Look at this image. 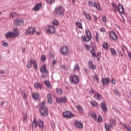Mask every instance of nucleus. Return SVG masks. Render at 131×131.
<instances>
[{"label": "nucleus", "instance_id": "nucleus-1", "mask_svg": "<svg viewBox=\"0 0 131 131\" xmlns=\"http://www.w3.org/2000/svg\"><path fill=\"white\" fill-rule=\"evenodd\" d=\"M39 111L41 116L46 117L49 115V110H48V107L46 106L41 105L39 109Z\"/></svg>", "mask_w": 131, "mask_h": 131}, {"label": "nucleus", "instance_id": "nucleus-2", "mask_svg": "<svg viewBox=\"0 0 131 131\" xmlns=\"http://www.w3.org/2000/svg\"><path fill=\"white\" fill-rule=\"evenodd\" d=\"M40 71L41 73H42V78H46V77H48V74H49V71L47 70V67H46L45 64L43 65L40 68Z\"/></svg>", "mask_w": 131, "mask_h": 131}, {"label": "nucleus", "instance_id": "nucleus-3", "mask_svg": "<svg viewBox=\"0 0 131 131\" xmlns=\"http://www.w3.org/2000/svg\"><path fill=\"white\" fill-rule=\"evenodd\" d=\"M5 35L7 39H8V38H13V37H16L19 36V32H16L15 33H14L12 31L8 32L5 33Z\"/></svg>", "mask_w": 131, "mask_h": 131}, {"label": "nucleus", "instance_id": "nucleus-4", "mask_svg": "<svg viewBox=\"0 0 131 131\" xmlns=\"http://www.w3.org/2000/svg\"><path fill=\"white\" fill-rule=\"evenodd\" d=\"M85 32L86 35L82 37V39L83 41H86V42H89V41L92 39V33H91V31H90V30H86Z\"/></svg>", "mask_w": 131, "mask_h": 131}, {"label": "nucleus", "instance_id": "nucleus-5", "mask_svg": "<svg viewBox=\"0 0 131 131\" xmlns=\"http://www.w3.org/2000/svg\"><path fill=\"white\" fill-rule=\"evenodd\" d=\"M70 81L71 83H72L73 84H77V83L79 82L78 76L76 75H72L70 77Z\"/></svg>", "mask_w": 131, "mask_h": 131}, {"label": "nucleus", "instance_id": "nucleus-6", "mask_svg": "<svg viewBox=\"0 0 131 131\" xmlns=\"http://www.w3.org/2000/svg\"><path fill=\"white\" fill-rule=\"evenodd\" d=\"M54 13L56 15L62 16L64 15V8L61 6L57 7L54 10Z\"/></svg>", "mask_w": 131, "mask_h": 131}, {"label": "nucleus", "instance_id": "nucleus-7", "mask_svg": "<svg viewBox=\"0 0 131 131\" xmlns=\"http://www.w3.org/2000/svg\"><path fill=\"white\" fill-rule=\"evenodd\" d=\"M13 24L16 26H21V25L24 24V20L21 18H16L15 19Z\"/></svg>", "mask_w": 131, "mask_h": 131}, {"label": "nucleus", "instance_id": "nucleus-8", "mask_svg": "<svg viewBox=\"0 0 131 131\" xmlns=\"http://www.w3.org/2000/svg\"><path fill=\"white\" fill-rule=\"evenodd\" d=\"M60 53L61 55H69V49L68 47L63 46L60 49Z\"/></svg>", "mask_w": 131, "mask_h": 131}, {"label": "nucleus", "instance_id": "nucleus-9", "mask_svg": "<svg viewBox=\"0 0 131 131\" xmlns=\"http://www.w3.org/2000/svg\"><path fill=\"white\" fill-rule=\"evenodd\" d=\"M63 115L65 118H71L72 117H74V115H73L70 111H66L63 112Z\"/></svg>", "mask_w": 131, "mask_h": 131}, {"label": "nucleus", "instance_id": "nucleus-10", "mask_svg": "<svg viewBox=\"0 0 131 131\" xmlns=\"http://www.w3.org/2000/svg\"><path fill=\"white\" fill-rule=\"evenodd\" d=\"M35 29L33 27H30L29 28L26 32L25 33L26 35H28V34H34L35 33Z\"/></svg>", "mask_w": 131, "mask_h": 131}, {"label": "nucleus", "instance_id": "nucleus-11", "mask_svg": "<svg viewBox=\"0 0 131 131\" xmlns=\"http://www.w3.org/2000/svg\"><path fill=\"white\" fill-rule=\"evenodd\" d=\"M47 32L51 34H54L56 32V28L53 26H49L48 29H46Z\"/></svg>", "mask_w": 131, "mask_h": 131}, {"label": "nucleus", "instance_id": "nucleus-12", "mask_svg": "<svg viewBox=\"0 0 131 131\" xmlns=\"http://www.w3.org/2000/svg\"><path fill=\"white\" fill-rule=\"evenodd\" d=\"M109 124L111 128H113V127L116 126V119L114 118L110 119Z\"/></svg>", "mask_w": 131, "mask_h": 131}, {"label": "nucleus", "instance_id": "nucleus-13", "mask_svg": "<svg viewBox=\"0 0 131 131\" xmlns=\"http://www.w3.org/2000/svg\"><path fill=\"white\" fill-rule=\"evenodd\" d=\"M74 125L75 127H76L77 128H80V129L83 128V124H82V123L78 121H75Z\"/></svg>", "mask_w": 131, "mask_h": 131}, {"label": "nucleus", "instance_id": "nucleus-14", "mask_svg": "<svg viewBox=\"0 0 131 131\" xmlns=\"http://www.w3.org/2000/svg\"><path fill=\"white\" fill-rule=\"evenodd\" d=\"M101 107L104 112H107L108 111V108H107V104H106V102L102 101L101 103Z\"/></svg>", "mask_w": 131, "mask_h": 131}, {"label": "nucleus", "instance_id": "nucleus-15", "mask_svg": "<svg viewBox=\"0 0 131 131\" xmlns=\"http://www.w3.org/2000/svg\"><path fill=\"white\" fill-rule=\"evenodd\" d=\"M110 36L113 40H117V39L118 38L114 31H111L110 32Z\"/></svg>", "mask_w": 131, "mask_h": 131}, {"label": "nucleus", "instance_id": "nucleus-16", "mask_svg": "<svg viewBox=\"0 0 131 131\" xmlns=\"http://www.w3.org/2000/svg\"><path fill=\"white\" fill-rule=\"evenodd\" d=\"M88 64L90 69H92V70H95V69H96V66L93 63V61L90 60Z\"/></svg>", "mask_w": 131, "mask_h": 131}, {"label": "nucleus", "instance_id": "nucleus-17", "mask_svg": "<svg viewBox=\"0 0 131 131\" xmlns=\"http://www.w3.org/2000/svg\"><path fill=\"white\" fill-rule=\"evenodd\" d=\"M118 10L120 14H124V9L123 8V6L121 4H119Z\"/></svg>", "mask_w": 131, "mask_h": 131}, {"label": "nucleus", "instance_id": "nucleus-18", "mask_svg": "<svg viewBox=\"0 0 131 131\" xmlns=\"http://www.w3.org/2000/svg\"><path fill=\"white\" fill-rule=\"evenodd\" d=\"M94 98L95 99H97L98 101H101L103 99V97H102V95L101 94L98 93L97 92H96V94L94 96Z\"/></svg>", "mask_w": 131, "mask_h": 131}, {"label": "nucleus", "instance_id": "nucleus-19", "mask_svg": "<svg viewBox=\"0 0 131 131\" xmlns=\"http://www.w3.org/2000/svg\"><path fill=\"white\" fill-rule=\"evenodd\" d=\"M101 82L103 83V84H107V83H109V82H110V79L108 77L105 78H102Z\"/></svg>", "mask_w": 131, "mask_h": 131}, {"label": "nucleus", "instance_id": "nucleus-20", "mask_svg": "<svg viewBox=\"0 0 131 131\" xmlns=\"http://www.w3.org/2000/svg\"><path fill=\"white\" fill-rule=\"evenodd\" d=\"M83 14L87 20H89V21H91L92 20V17H91V15L88 13V12L85 11H83Z\"/></svg>", "mask_w": 131, "mask_h": 131}, {"label": "nucleus", "instance_id": "nucleus-21", "mask_svg": "<svg viewBox=\"0 0 131 131\" xmlns=\"http://www.w3.org/2000/svg\"><path fill=\"white\" fill-rule=\"evenodd\" d=\"M37 123L39 128H43V121L40 119L37 120Z\"/></svg>", "mask_w": 131, "mask_h": 131}, {"label": "nucleus", "instance_id": "nucleus-22", "mask_svg": "<svg viewBox=\"0 0 131 131\" xmlns=\"http://www.w3.org/2000/svg\"><path fill=\"white\" fill-rule=\"evenodd\" d=\"M88 115L89 116H91L92 118H94V120L96 119V118L97 117V115H96V113L94 112H88Z\"/></svg>", "mask_w": 131, "mask_h": 131}, {"label": "nucleus", "instance_id": "nucleus-23", "mask_svg": "<svg viewBox=\"0 0 131 131\" xmlns=\"http://www.w3.org/2000/svg\"><path fill=\"white\" fill-rule=\"evenodd\" d=\"M47 100L49 103L52 104L53 103V99H52V95L49 93L47 94Z\"/></svg>", "mask_w": 131, "mask_h": 131}, {"label": "nucleus", "instance_id": "nucleus-24", "mask_svg": "<svg viewBox=\"0 0 131 131\" xmlns=\"http://www.w3.org/2000/svg\"><path fill=\"white\" fill-rule=\"evenodd\" d=\"M30 62L31 63H32V64H33L34 68H35V69H37L38 67H37V63L36 62V61H35V60H30Z\"/></svg>", "mask_w": 131, "mask_h": 131}, {"label": "nucleus", "instance_id": "nucleus-25", "mask_svg": "<svg viewBox=\"0 0 131 131\" xmlns=\"http://www.w3.org/2000/svg\"><path fill=\"white\" fill-rule=\"evenodd\" d=\"M58 103H66L67 102V98L62 97L57 101Z\"/></svg>", "mask_w": 131, "mask_h": 131}, {"label": "nucleus", "instance_id": "nucleus-26", "mask_svg": "<svg viewBox=\"0 0 131 131\" xmlns=\"http://www.w3.org/2000/svg\"><path fill=\"white\" fill-rule=\"evenodd\" d=\"M41 3H38V4L36 5L34 7V11H38L40 8H41Z\"/></svg>", "mask_w": 131, "mask_h": 131}, {"label": "nucleus", "instance_id": "nucleus-27", "mask_svg": "<svg viewBox=\"0 0 131 131\" xmlns=\"http://www.w3.org/2000/svg\"><path fill=\"white\" fill-rule=\"evenodd\" d=\"M93 7H95V8H96V9L98 10V11H101V7H100V4L97 2H95L94 3Z\"/></svg>", "mask_w": 131, "mask_h": 131}, {"label": "nucleus", "instance_id": "nucleus-28", "mask_svg": "<svg viewBox=\"0 0 131 131\" xmlns=\"http://www.w3.org/2000/svg\"><path fill=\"white\" fill-rule=\"evenodd\" d=\"M76 108L80 113H82V112H83V108L80 105L76 106Z\"/></svg>", "mask_w": 131, "mask_h": 131}, {"label": "nucleus", "instance_id": "nucleus-29", "mask_svg": "<svg viewBox=\"0 0 131 131\" xmlns=\"http://www.w3.org/2000/svg\"><path fill=\"white\" fill-rule=\"evenodd\" d=\"M95 120V121H97V122H101V121L103 120V119L102 118V117L100 116H96Z\"/></svg>", "mask_w": 131, "mask_h": 131}, {"label": "nucleus", "instance_id": "nucleus-30", "mask_svg": "<svg viewBox=\"0 0 131 131\" xmlns=\"http://www.w3.org/2000/svg\"><path fill=\"white\" fill-rule=\"evenodd\" d=\"M34 87L35 88V89H40V90H41L42 89V86L39 84L38 83H35L34 84Z\"/></svg>", "mask_w": 131, "mask_h": 131}, {"label": "nucleus", "instance_id": "nucleus-31", "mask_svg": "<svg viewBox=\"0 0 131 131\" xmlns=\"http://www.w3.org/2000/svg\"><path fill=\"white\" fill-rule=\"evenodd\" d=\"M39 95L37 93H34L32 94V98L34 99V100H36L38 99Z\"/></svg>", "mask_w": 131, "mask_h": 131}, {"label": "nucleus", "instance_id": "nucleus-32", "mask_svg": "<svg viewBox=\"0 0 131 131\" xmlns=\"http://www.w3.org/2000/svg\"><path fill=\"white\" fill-rule=\"evenodd\" d=\"M76 25L78 27V28H79V29H82V24H81V23L77 21L76 23Z\"/></svg>", "mask_w": 131, "mask_h": 131}, {"label": "nucleus", "instance_id": "nucleus-33", "mask_svg": "<svg viewBox=\"0 0 131 131\" xmlns=\"http://www.w3.org/2000/svg\"><path fill=\"white\" fill-rule=\"evenodd\" d=\"M111 53H112V54L113 55V56H117V55L116 51H115V50H114L113 48L111 49Z\"/></svg>", "mask_w": 131, "mask_h": 131}, {"label": "nucleus", "instance_id": "nucleus-34", "mask_svg": "<svg viewBox=\"0 0 131 131\" xmlns=\"http://www.w3.org/2000/svg\"><path fill=\"white\" fill-rule=\"evenodd\" d=\"M45 84H46L48 88H49V89H52V85H51V83L49 81H45Z\"/></svg>", "mask_w": 131, "mask_h": 131}, {"label": "nucleus", "instance_id": "nucleus-35", "mask_svg": "<svg viewBox=\"0 0 131 131\" xmlns=\"http://www.w3.org/2000/svg\"><path fill=\"white\" fill-rule=\"evenodd\" d=\"M32 124L33 126H34V127H36V126H37L38 123L37 121H36V118L34 119Z\"/></svg>", "mask_w": 131, "mask_h": 131}, {"label": "nucleus", "instance_id": "nucleus-36", "mask_svg": "<svg viewBox=\"0 0 131 131\" xmlns=\"http://www.w3.org/2000/svg\"><path fill=\"white\" fill-rule=\"evenodd\" d=\"M79 66H78V64L76 63L74 68V70H75V71H79Z\"/></svg>", "mask_w": 131, "mask_h": 131}, {"label": "nucleus", "instance_id": "nucleus-37", "mask_svg": "<svg viewBox=\"0 0 131 131\" xmlns=\"http://www.w3.org/2000/svg\"><path fill=\"white\" fill-rule=\"evenodd\" d=\"M91 104L92 106H93V107H97V105H98V103L95 101H91Z\"/></svg>", "mask_w": 131, "mask_h": 131}, {"label": "nucleus", "instance_id": "nucleus-38", "mask_svg": "<svg viewBox=\"0 0 131 131\" xmlns=\"http://www.w3.org/2000/svg\"><path fill=\"white\" fill-rule=\"evenodd\" d=\"M93 79L94 80H96L97 81V82H99V77L97 75V74H95L94 76H93Z\"/></svg>", "mask_w": 131, "mask_h": 131}, {"label": "nucleus", "instance_id": "nucleus-39", "mask_svg": "<svg viewBox=\"0 0 131 131\" xmlns=\"http://www.w3.org/2000/svg\"><path fill=\"white\" fill-rule=\"evenodd\" d=\"M102 47L104 50H107L108 49V43L106 42L103 43Z\"/></svg>", "mask_w": 131, "mask_h": 131}, {"label": "nucleus", "instance_id": "nucleus-40", "mask_svg": "<svg viewBox=\"0 0 131 131\" xmlns=\"http://www.w3.org/2000/svg\"><path fill=\"white\" fill-rule=\"evenodd\" d=\"M105 128L106 131L110 130V126H109V124H108V123L105 124Z\"/></svg>", "mask_w": 131, "mask_h": 131}, {"label": "nucleus", "instance_id": "nucleus-41", "mask_svg": "<svg viewBox=\"0 0 131 131\" xmlns=\"http://www.w3.org/2000/svg\"><path fill=\"white\" fill-rule=\"evenodd\" d=\"M91 53L94 58L96 57V53H95V49H93L91 51Z\"/></svg>", "mask_w": 131, "mask_h": 131}, {"label": "nucleus", "instance_id": "nucleus-42", "mask_svg": "<svg viewBox=\"0 0 131 131\" xmlns=\"http://www.w3.org/2000/svg\"><path fill=\"white\" fill-rule=\"evenodd\" d=\"M47 4H49L50 5H52V4H54L55 0H47Z\"/></svg>", "mask_w": 131, "mask_h": 131}, {"label": "nucleus", "instance_id": "nucleus-43", "mask_svg": "<svg viewBox=\"0 0 131 131\" xmlns=\"http://www.w3.org/2000/svg\"><path fill=\"white\" fill-rule=\"evenodd\" d=\"M15 16H16V12H10V18H12V17L13 18H14V17H15Z\"/></svg>", "mask_w": 131, "mask_h": 131}, {"label": "nucleus", "instance_id": "nucleus-44", "mask_svg": "<svg viewBox=\"0 0 131 131\" xmlns=\"http://www.w3.org/2000/svg\"><path fill=\"white\" fill-rule=\"evenodd\" d=\"M56 92L58 93L59 95H62L63 94V91H62V90L61 89H56Z\"/></svg>", "mask_w": 131, "mask_h": 131}, {"label": "nucleus", "instance_id": "nucleus-45", "mask_svg": "<svg viewBox=\"0 0 131 131\" xmlns=\"http://www.w3.org/2000/svg\"><path fill=\"white\" fill-rule=\"evenodd\" d=\"M114 93L115 94V95H116V96H120V95L119 94V91H118V90L117 89L114 90Z\"/></svg>", "mask_w": 131, "mask_h": 131}, {"label": "nucleus", "instance_id": "nucleus-46", "mask_svg": "<svg viewBox=\"0 0 131 131\" xmlns=\"http://www.w3.org/2000/svg\"><path fill=\"white\" fill-rule=\"evenodd\" d=\"M96 57L97 58V60H100V58H101V53L98 52L97 53V55H96Z\"/></svg>", "mask_w": 131, "mask_h": 131}, {"label": "nucleus", "instance_id": "nucleus-47", "mask_svg": "<svg viewBox=\"0 0 131 131\" xmlns=\"http://www.w3.org/2000/svg\"><path fill=\"white\" fill-rule=\"evenodd\" d=\"M2 45L4 47H8V46H9V44H8V43L7 42L3 41H2Z\"/></svg>", "mask_w": 131, "mask_h": 131}, {"label": "nucleus", "instance_id": "nucleus-48", "mask_svg": "<svg viewBox=\"0 0 131 131\" xmlns=\"http://www.w3.org/2000/svg\"><path fill=\"white\" fill-rule=\"evenodd\" d=\"M85 48L86 51H91V47H90L89 45H85Z\"/></svg>", "mask_w": 131, "mask_h": 131}, {"label": "nucleus", "instance_id": "nucleus-49", "mask_svg": "<svg viewBox=\"0 0 131 131\" xmlns=\"http://www.w3.org/2000/svg\"><path fill=\"white\" fill-rule=\"evenodd\" d=\"M27 67H28V68H31V67H32V63L30 62V63L27 64Z\"/></svg>", "mask_w": 131, "mask_h": 131}, {"label": "nucleus", "instance_id": "nucleus-50", "mask_svg": "<svg viewBox=\"0 0 131 131\" xmlns=\"http://www.w3.org/2000/svg\"><path fill=\"white\" fill-rule=\"evenodd\" d=\"M58 20L55 19L53 21V24L54 25H55L56 26H57V25H58Z\"/></svg>", "mask_w": 131, "mask_h": 131}, {"label": "nucleus", "instance_id": "nucleus-51", "mask_svg": "<svg viewBox=\"0 0 131 131\" xmlns=\"http://www.w3.org/2000/svg\"><path fill=\"white\" fill-rule=\"evenodd\" d=\"M41 60L42 61V62H45V61H46V56L42 55L41 57Z\"/></svg>", "mask_w": 131, "mask_h": 131}, {"label": "nucleus", "instance_id": "nucleus-52", "mask_svg": "<svg viewBox=\"0 0 131 131\" xmlns=\"http://www.w3.org/2000/svg\"><path fill=\"white\" fill-rule=\"evenodd\" d=\"M89 5L90 7H94V4L92 1H89Z\"/></svg>", "mask_w": 131, "mask_h": 131}, {"label": "nucleus", "instance_id": "nucleus-53", "mask_svg": "<svg viewBox=\"0 0 131 131\" xmlns=\"http://www.w3.org/2000/svg\"><path fill=\"white\" fill-rule=\"evenodd\" d=\"M22 95H23V96L24 97V99H26L27 98V95H26L25 93H24V91H23Z\"/></svg>", "mask_w": 131, "mask_h": 131}, {"label": "nucleus", "instance_id": "nucleus-54", "mask_svg": "<svg viewBox=\"0 0 131 131\" xmlns=\"http://www.w3.org/2000/svg\"><path fill=\"white\" fill-rule=\"evenodd\" d=\"M118 53L120 57H123V54L121 53V51L118 50Z\"/></svg>", "mask_w": 131, "mask_h": 131}, {"label": "nucleus", "instance_id": "nucleus-55", "mask_svg": "<svg viewBox=\"0 0 131 131\" xmlns=\"http://www.w3.org/2000/svg\"><path fill=\"white\" fill-rule=\"evenodd\" d=\"M102 20L103 22H104V23H106V21L107 20V18H106V16H104L102 17Z\"/></svg>", "mask_w": 131, "mask_h": 131}, {"label": "nucleus", "instance_id": "nucleus-56", "mask_svg": "<svg viewBox=\"0 0 131 131\" xmlns=\"http://www.w3.org/2000/svg\"><path fill=\"white\" fill-rule=\"evenodd\" d=\"M94 93H97L95 91V90L94 89H91V91L90 92V94H94Z\"/></svg>", "mask_w": 131, "mask_h": 131}, {"label": "nucleus", "instance_id": "nucleus-57", "mask_svg": "<svg viewBox=\"0 0 131 131\" xmlns=\"http://www.w3.org/2000/svg\"><path fill=\"white\" fill-rule=\"evenodd\" d=\"M61 68L63 70H67V68L64 65L62 66Z\"/></svg>", "mask_w": 131, "mask_h": 131}, {"label": "nucleus", "instance_id": "nucleus-58", "mask_svg": "<svg viewBox=\"0 0 131 131\" xmlns=\"http://www.w3.org/2000/svg\"><path fill=\"white\" fill-rule=\"evenodd\" d=\"M5 73H6V71L4 70H2L0 71V74H5Z\"/></svg>", "mask_w": 131, "mask_h": 131}, {"label": "nucleus", "instance_id": "nucleus-59", "mask_svg": "<svg viewBox=\"0 0 131 131\" xmlns=\"http://www.w3.org/2000/svg\"><path fill=\"white\" fill-rule=\"evenodd\" d=\"M125 46L124 45H122V50L123 51V52H124V51L125 50Z\"/></svg>", "mask_w": 131, "mask_h": 131}, {"label": "nucleus", "instance_id": "nucleus-60", "mask_svg": "<svg viewBox=\"0 0 131 131\" xmlns=\"http://www.w3.org/2000/svg\"><path fill=\"white\" fill-rule=\"evenodd\" d=\"M100 31L101 32H105V31H106V30H105V28H102L100 29Z\"/></svg>", "mask_w": 131, "mask_h": 131}, {"label": "nucleus", "instance_id": "nucleus-61", "mask_svg": "<svg viewBox=\"0 0 131 131\" xmlns=\"http://www.w3.org/2000/svg\"><path fill=\"white\" fill-rule=\"evenodd\" d=\"M112 83H113V84H115V83H116V81L115 80V79H112Z\"/></svg>", "mask_w": 131, "mask_h": 131}, {"label": "nucleus", "instance_id": "nucleus-62", "mask_svg": "<svg viewBox=\"0 0 131 131\" xmlns=\"http://www.w3.org/2000/svg\"><path fill=\"white\" fill-rule=\"evenodd\" d=\"M126 129H127L128 131H130L131 130V128L130 126H129V125L127 126V127L126 128Z\"/></svg>", "mask_w": 131, "mask_h": 131}, {"label": "nucleus", "instance_id": "nucleus-63", "mask_svg": "<svg viewBox=\"0 0 131 131\" xmlns=\"http://www.w3.org/2000/svg\"><path fill=\"white\" fill-rule=\"evenodd\" d=\"M122 125L124 126V127H125V128H126L128 126V125L126 124H124V123H123L122 124Z\"/></svg>", "mask_w": 131, "mask_h": 131}, {"label": "nucleus", "instance_id": "nucleus-64", "mask_svg": "<svg viewBox=\"0 0 131 131\" xmlns=\"http://www.w3.org/2000/svg\"><path fill=\"white\" fill-rule=\"evenodd\" d=\"M23 118H24V120H25L26 118H27V114L24 115Z\"/></svg>", "mask_w": 131, "mask_h": 131}]
</instances>
